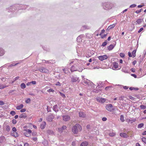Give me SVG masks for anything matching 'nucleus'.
Masks as SVG:
<instances>
[{
  "instance_id": "obj_19",
  "label": "nucleus",
  "mask_w": 146,
  "mask_h": 146,
  "mask_svg": "<svg viewBox=\"0 0 146 146\" xmlns=\"http://www.w3.org/2000/svg\"><path fill=\"white\" fill-rule=\"evenodd\" d=\"M53 110L56 112H57L58 111V106L57 105H54L53 107Z\"/></svg>"
},
{
  "instance_id": "obj_45",
  "label": "nucleus",
  "mask_w": 146,
  "mask_h": 146,
  "mask_svg": "<svg viewBox=\"0 0 146 146\" xmlns=\"http://www.w3.org/2000/svg\"><path fill=\"white\" fill-rule=\"evenodd\" d=\"M54 91V90H53L52 89H50L47 90V92H53Z\"/></svg>"
},
{
  "instance_id": "obj_7",
  "label": "nucleus",
  "mask_w": 146,
  "mask_h": 146,
  "mask_svg": "<svg viewBox=\"0 0 146 146\" xmlns=\"http://www.w3.org/2000/svg\"><path fill=\"white\" fill-rule=\"evenodd\" d=\"M98 58L100 60L102 61L104 60L107 59L108 58V57L106 55H104L103 56H99Z\"/></svg>"
},
{
  "instance_id": "obj_16",
  "label": "nucleus",
  "mask_w": 146,
  "mask_h": 146,
  "mask_svg": "<svg viewBox=\"0 0 146 146\" xmlns=\"http://www.w3.org/2000/svg\"><path fill=\"white\" fill-rule=\"evenodd\" d=\"M115 45L112 44L110 45V46H108V49L110 51L111 50L114 48Z\"/></svg>"
},
{
  "instance_id": "obj_59",
  "label": "nucleus",
  "mask_w": 146,
  "mask_h": 146,
  "mask_svg": "<svg viewBox=\"0 0 146 146\" xmlns=\"http://www.w3.org/2000/svg\"><path fill=\"white\" fill-rule=\"evenodd\" d=\"M102 121H106L107 120V118L106 117H104L102 118Z\"/></svg>"
},
{
  "instance_id": "obj_44",
  "label": "nucleus",
  "mask_w": 146,
  "mask_h": 146,
  "mask_svg": "<svg viewBox=\"0 0 146 146\" xmlns=\"http://www.w3.org/2000/svg\"><path fill=\"white\" fill-rule=\"evenodd\" d=\"M60 94L61 96L63 98H65L66 96H65V95L64 94L60 92Z\"/></svg>"
},
{
  "instance_id": "obj_54",
  "label": "nucleus",
  "mask_w": 146,
  "mask_h": 146,
  "mask_svg": "<svg viewBox=\"0 0 146 146\" xmlns=\"http://www.w3.org/2000/svg\"><path fill=\"white\" fill-rule=\"evenodd\" d=\"M31 84V83L33 84H36V82L35 81H32L30 82Z\"/></svg>"
},
{
  "instance_id": "obj_26",
  "label": "nucleus",
  "mask_w": 146,
  "mask_h": 146,
  "mask_svg": "<svg viewBox=\"0 0 146 146\" xmlns=\"http://www.w3.org/2000/svg\"><path fill=\"white\" fill-rule=\"evenodd\" d=\"M142 21H143V19H138L137 20L136 22L137 23V24H140L142 22Z\"/></svg>"
},
{
  "instance_id": "obj_24",
  "label": "nucleus",
  "mask_w": 146,
  "mask_h": 146,
  "mask_svg": "<svg viewBox=\"0 0 146 146\" xmlns=\"http://www.w3.org/2000/svg\"><path fill=\"white\" fill-rule=\"evenodd\" d=\"M27 117L25 113H23L19 116L20 118H25Z\"/></svg>"
},
{
  "instance_id": "obj_57",
  "label": "nucleus",
  "mask_w": 146,
  "mask_h": 146,
  "mask_svg": "<svg viewBox=\"0 0 146 146\" xmlns=\"http://www.w3.org/2000/svg\"><path fill=\"white\" fill-rule=\"evenodd\" d=\"M4 104V103L3 101H0V105H3Z\"/></svg>"
},
{
  "instance_id": "obj_39",
  "label": "nucleus",
  "mask_w": 146,
  "mask_h": 146,
  "mask_svg": "<svg viewBox=\"0 0 146 146\" xmlns=\"http://www.w3.org/2000/svg\"><path fill=\"white\" fill-rule=\"evenodd\" d=\"M66 128V126L65 125H63L62 127L61 128H59L60 129H62L63 130L64 129H65Z\"/></svg>"
},
{
  "instance_id": "obj_1",
  "label": "nucleus",
  "mask_w": 146,
  "mask_h": 146,
  "mask_svg": "<svg viewBox=\"0 0 146 146\" xmlns=\"http://www.w3.org/2000/svg\"><path fill=\"white\" fill-rule=\"evenodd\" d=\"M82 129L81 125L79 124H76L72 127V131L74 133L77 134L79 131H80Z\"/></svg>"
},
{
  "instance_id": "obj_9",
  "label": "nucleus",
  "mask_w": 146,
  "mask_h": 146,
  "mask_svg": "<svg viewBox=\"0 0 146 146\" xmlns=\"http://www.w3.org/2000/svg\"><path fill=\"white\" fill-rule=\"evenodd\" d=\"M96 100L97 101L101 103H103L104 102L106 101L105 99L104 98H96Z\"/></svg>"
},
{
  "instance_id": "obj_3",
  "label": "nucleus",
  "mask_w": 146,
  "mask_h": 146,
  "mask_svg": "<svg viewBox=\"0 0 146 146\" xmlns=\"http://www.w3.org/2000/svg\"><path fill=\"white\" fill-rule=\"evenodd\" d=\"M106 109L108 111L111 112L113 111L114 109L113 108V106L111 104H108L106 106Z\"/></svg>"
},
{
  "instance_id": "obj_56",
  "label": "nucleus",
  "mask_w": 146,
  "mask_h": 146,
  "mask_svg": "<svg viewBox=\"0 0 146 146\" xmlns=\"http://www.w3.org/2000/svg\"><path fill=\"white\" fill-rule=\"evenodd\" d=\"M12 131H14V132H15L17 131L16 129V128L15 127H13L12 128Z\"/></svg>"
},
{
  "instance_id": "obj_12",
  "label": "nucleus",
  "mask_w": 146,
  "mask_h": 146,
  "mask_svg": "<svg viewBox=\"0 0 146 146\" xmlns=\"http://www.w3.org/2000/svg\"><path fill=\"white\" fill-rule=\"evenodd\" d=\"M5 53V50L2 48L0 47V57L4 55Z\"/></svg>"
},
{
  "instance_id": "obj_27",
  "label": "nucleus",
  "mask_w": 146,
  "mask_h": 146,
  "mask_svg": "<svg viewBox=\"0 0 146 146\" xmlns=\"http://www.w3.org/2000/svg\"><path fill=\"white\" fill-rule=\"evenodd\" d=\"M5 129L8 132H9L10 131V127L9 125H7L6 126Z\"/></svg>"
},
{
  "instance_id": "obj_4",
  "label": "nucleus",
  "mask_w": 146,
  "mask_h": 146,
  "mask_svg": "<svg viewBox=\"0 0 146 146\" xmlns=\"http://www.w3.org/2000/svg\"><path fill=\"white\" fill-rule=\"evenodd\" d=\"M82 83L86 84L88 86L93 84L92 82L85 78H82Z\"/></svg>"
},
{
  "instance_id": "obj_46",
  "label": "nucleus",
  "mask_w": 146,
  "mask_h": 146,
  "mask_svg": "<svg viewBox=\"0 0 146 146\" xmlns=\"http://www.w3.org/2000/svg\"><path fill=\"white\" fill-rule=\"evenodd\" d=\"M30 98H28L27 100L25 101V102L27 103H29L30 102Z\"/></svg>"
},
{
  "instance_id": "obj_11",
  "label": "nucleus",
  "mask_w": 146,
  "mask_h": 146,
  "mask_svg": "<svg viewBox=\"0 0 146 146\" xmlns=\"http://www.w3.org/2000/svg\"><path fill=\"white\" fill-rule=\"evenodd\" d=\"M113 66L112 67L113 69V70H115L118 68V66L117 63L116 62H114L113 64Z\"/></svg>"
},
{
  "instance_id": "obj_2",
  "label": "nucleus",
  "mask_w": 146,
  "mask_h": 146,
  "mask_svg": "<svg viewBox=\"0 0 146 146\" xmlns=\"http://www.w3.org/2000/svg\"><path fill=\"white\" fill-rule=\"evenodd\" d=\"M113 6V4L109 2H105L103 4V8L104 9L106 10H108L111 9Z\"/></svg>"
},
{
  "instance_id": "obj_49",
  "label": "nucleus",
  "mask_w": 146,
  "mask_h": 146,
  "mask_svg": "<svg viewBox=\"0 0 146 146\" xmlns=\"http://www.w3.org/2000/svg\"><path fill=\"white\" fill-rule=\"evenodd\" d=\"M136 6V5L135 4H132L131 5L129 6L130 8H133L135 7Z\"/></svg>"
},
{
  "instance_id": "obj_55",
  "label": "nucleus",
  "mask_w": 146,
  "mask_h": 146,
  "mask_svg": "<svg viewBox=\"0 0 146 146\" xmlns=\"http://www.w3.org/2000/svg\"><path fill=\"white\" fill-rule=\"evenodd\" d=\"M26 111V109H21L20 110V111L21 112H25Z\"/></svg>"
},
{
  "instance_id": "obj_50",
  "label": "nucleus",
  "mask_w": 146,
  "mask_h": 146,
  "mask_svg": "<svg viewBox=\"0 0 146 146\" xmlns=\"http://www.w3.org/2000/svg\"><path fill=\"white\" fill-rule=\"evenodd\" d=\"M17 123V121L15 119H13L12 120V123L13 124H15Z\"/></svg>"
},
{
  "instance_id": "obj_32",
  "label": "nucleus",
  "mask_w": 146,
  "mask_h": 146,
  "mask_svg": "<svg viewBox=\"0 0 146 146\" xmlns=\"http://www.w3.org/2000/svg\"><path fill=\"white\" fill-rule=\"evenodd\" d=\"M13 136H15V137H18V134L16 132H14L13 133Z\"/></svg>"
},
{
  "instance_id": "obj_8",
  "label": "nucleus",
  "mask_w": 146,
  "mask_h": 146,
  "mask_svg": "<svg viewBox=\"0 0 146 146\" xmlns=\"http://www.w3.org/2000/svg\"><path fill=\"white\" fill-rule=\"evenodd\" d=\"M54 118V116L53 115H51L48 116L46 119L49 122H51Z\"/></svg>"
},
{
  "instance_id": "obj_21",
  "label": "nucleus",
  "mask_w": 146,
  "mask_h": 146,
  "mask_svg": "<svg viewBox=\"0 0 146 146\" xmlns=\"http://www.w3.org/2000/svg\"><path fill=\"white\" fill-rule=\"evenodd\" d=\"M88 144V143L87 142L85 141L82 143L80 146H87Z\"/></svg>"
},
{
  "instance_id": "obj_18",
  "label": "nucleus",
  "mask_w": 146,
  "mask_h": 146,
  "mask_svg": "<svg viewBox=\"0 0 146 146\" xmlns=\"http://www.w3.org/2000/svg\"><path fill=\"white\" fill-rule=\"evenodd\" d=\"M46 125V123L45 121L43 122L40 125V127L42 129H44Z\"/></svg>"
},
{
  "instance_id": "obj_62",
  "label": "nucleus",
  "mask_w": 146,
  "mask_h": 146,
  "mask_svg": "<svg viewBox=\"0 0 146 146\" xmlns=\"http://www.w3.org/2000/svg\"><path fill=\"white\" fill-rule=\"evenodd\" d=\"M131 75L133 77H134L135 78H137V76L134 74H131Z\"/></svg>"
},
{
  "instance_id": "obj_35",
  "label": "nucleus",
  "mask_w": 146,
  "mask_h": 146,
  "mask_svg": "<svg viewBox=\"0 0 146 146\" xmlns=\"http://www.w3.org/2000/svg\"><path fill=\"white\" fill-rule=\"evenodd\" d=\"M140 107L141 109H146V106L144 105H141L140 106Z\"/></svg>"
},
{
  "instance_id": "obj_51",
  "label": "nucleus",
  "mask_w": 146,
  "mask_h": 146,
  "mask_svg": "<svg viewBox=\"0 0 146 146\" xmlns=\"http://www.w3.org/2000/svg\"><path fill=\"white\" fill-rule=\"evenodd\" d=\"M142 10V9H141L139 10H137L136 11H135V13H136L137 14L139 13L140 12H141V10Z\"/></svg>"
},
{
  "instance_id": "obj_13",
  "label": "nucleus",
  "mask_w": 146,
  "mask_h": 146,
  "mask_svg": "<svg viewBox=\"0 0 146 146\" xmlns=\"http://www.w3.org/2000/svg\"><path fill=\"white\" fill-rule=\"evenodd\" d=\"M77 66V64L76 65V66H72L71 68V71L72 72L77 71V68L76 67V66Z\"/></svg>"
},
{
  "instance_id": "obj_28",
  "label": "nucleus",
  "mask_w": 146,
  "mask_h": 146,
  "mask_svg": "<svg viewBox=\"0 0 146 146\" xmlns=\"http://www.w3.org/2000/svg\"><path fill=\"white\" fill-rule=\"evenodd\" d=\"M120 120L122 122L124 121L125 120L124 119V116L123 115H121L120 117Z\"/></svg>"
},
{
  "instance_id": "obj_33",
  "label": "nucleus",
  "mask_w": 146,
  "mask_h": 146,
  "mask_svg": "<svg viewBox=\"0 0 146 146\" xmlns=\"http://www.w3.org/2000/svg\"><path fill=\"white\" fill-rule=\"evenodd\" d=\"M5 139L3 137H0V143H2Z\"/></svg>"
},
{
  "instance_id": "obj_53",
  "label": "nucleus",
  "mask_w": 146,
  "mask_h": 146,
  "mask_svg": "<svg viewBox=\"0 0 146 146\" xmlns=\"http://www.w3.org/2000/svg\"><path fill=\"white\" fill-rule=\"evenodd\" d=\"M123 97L122 96H121L119 98V100H123Z\"/></svg>"
},
{
  "instance_id": "obj_42",
  "label": "nucleus",
  "mask_w": 146,
  "mask_h": 146,
  "mask_svg": "<svg viewBox=\"0 0 146 146\" xmlns=\"http://www.w3.org/2000/svg\"><path fill=\"white\" fill-rule=\"evenodd\" d=\"M10 114L12 115H14L16 114L15 112L14 111H11L10 112Z\"/></svg>"
},
{
  "instance_id": "obj_63",
  "label": "nucleus",
  "mask_w": 146,
  "mask_h": 146,
  "mask_svg": "<svg viewBox=\"0 0 146 146\" xmlns=\"http://www.w3.org/2000/svg\"><path fill=\"white\" fill-rule=\"evenodd\" d=\"M106 35H107L106 34H105L104 35L102 36L101 37L102 38H104L106 37Z\"/></svg>"
},
{
  "instance_id": "obj_14",
  "label": "nucleus",
  "mask_w": 146,
  "mask_h": 146,
  "mask_svg": "<svg viewBox=\"0 0 146 146\" xmlns=\"http://www.w3.org/2000/svg\"><path fill=\"white\" fill-rule=\"evenodd\" d=\"M120 135L121 137L124 138H127L128 137V135L126 133H120Z\"/></svg>"
},
{
  "instance_id": "obj_6",
  "label": "nucleus",
  "mask_w": 146,
  "mask_h": 146,
  "mask_svg": "<svg viewBox=\"0 0 146 146\" xmlns=\"http://www.w3.org/2000/svg\"><path fill=\"white\" fill-rule=\"evenodd\" d=\"M38 70L40 72L43 73H48L49 72L48 70L44 67H42L39 68Z\"/></svg>"
},
{
  "instance_id": "obj_22",
  "label": "nucleus",
  "mask_w": 146,
  "mask_h": 146,
  "mask_svg": "<svg viewBox=\"0 0 146 146\" xmlns=\"http://www.w3.org/2000/svg\"><path fill=\"white\" fill-rule=\"evenodd\" d=\"M23 104H21L20 105L17 106L16 107V109L18 110H20L21 109L23 108Z\"/></svg>"
},
{
  "instance_id": "obj_29",
  "label": "nucleus",
  "mask_w": 146,
  "mask_h": 146,
  "mask_svg": "<svg viewBox=\"0 0 146 146\" xmlns=\"http://www.w3.org/2000/svg\"><path fill=\"white\" fill-rule=\"evenodd\" d=\"M21 86L22 89H24L26 88V85L24 83H22L21 85Z\"/></svg>"
},
{
  "instance_id": "obj_15",
  "label": "nucleus",
  "mask_w": 146,
  "mask_h": 146,
  "mask_svg": "<svg viewBox=\"0 0 146 146\" xmlns=\"http://www.w3.org/2000/svg\"><path fill=\"white\" fill-rule=\"evenodd\" d=\"M47 133L49 135H54L53 131L51 130H48L47 131Z\"/></svg>"
},
{
  "instance_id": "obj_34",
  "label": "nucleus",
  "mask_w": 146,
  "mask_h": 146,
  "mask_svg": "<svg viewBox=\"0 0 146 146\" xmlns=\"http://www.w3.org/2000/svg\"><path fill=\"white\" fill-rule=\"evenodd\" d=\"M8 86H5L3 85L0 84V89H2Z\"/></svg>"
},
{
  "instance_id": "obj_60",
  "label": "nucleus",
  "mask_w": 146,
  "mask_h": 146,
  "mask_svg": "<svg viewBox=\"0 0 146 146\" xmlns=\"http://www.w3.org/2000/svg\"><path fill=\"white\" fill-rule=\"evenodd\" d=\"M143 28H141L139 30V31H138V32L139 33H140L143 30Z\"/></svg>"
},
{
  "instance_id": "obj_52",
  "label": "nucleus",
  "mask_w": 146,
  "mask_h": 146,
  "mask_svg": "<svg viewBox=\"0 0 146 146\" xmlns=\"http://www.w3.org/2000/svg\"><path fill=\"white\" fill-rule=\"evenodd\" d=\"M120 56L121 57H123L125 56V55L124 53H120Z\"/></svg>"
},
{
  "instance_id": "obj_17",
  "label": "nucleus",
  "mask_w": 146,
  "mask_h": 146,
  "mask_svg": "<svg viewBox=\"0 0 146 146\" xmlns=\"http://www.w3.org/2000/svg\"><path fill=\"white\" fill-rule=\"evenodd\" d=\"M85 114L83 112H80L79 113V116L81 117H85Z\"/></svg>"
},
{
  "instance_id": "obj_23",
  "label": "nucleus",
  "mask_w": 146,
  "mask_h": 146,
  "mask_svg": "<svg viewBox=\"0 0 146 146\" xmlns=\"http://www.w3.org/2000/svg\"><path fill=\"white\" fill-rule=\"evenodd\" d=\"M83 37L82 35H81L79 36L77 38V41L78 42H79L80 41V39Z\"/></svg>"
},
{
  "instance_id": "obj_36",
  "label": "nucleus",
  "mask_w": 146,
  "mask_h": 146,
  "mask_svg": "<svg viewBox=\"0 0 146 146\" xmlns=\"http://www.w3.org/2000/svg\"><path fill=\"white\" fill-rule=\"evenodd\" d=\"M107 43V41L106 40L104 42H103L102 43V46H106Z\"/></svg>"
},
{
  "instance_id": "obj_20",
  "label": "nucleus",
  "mask_w": 146,
  "mask_h": 146,
  "mask_svg": "<svg viewBox=\"0 0 146 146\" xmlns=\"http://www.w3.org/2000/svg\"><path fill=\"white\" fill-rule=\"evenodd\" d=\"M20 63V62H18L16 63H15L13 62L11 64L9 65V66H8V67H11L12 66H16V65H18V64H19Z\"/></svg>"
},
{
  "instance_id": "obj_10",
  "label": "nucleus",
  "mask_w": 146,
  "mask_h": 146,
  "mask_svg": "<svg viewBox=\"0 0 146 146\" xmlns=\"http://www.w3.org/2000/svg\"><path fill=\"white\" fill-rule=\"evenodd\" d=\"M70 118V117L68 115H64L63 116V120L66 121H69Z\"/></svg>"
},
{
  "instance_id": "obj_40",
  "label": "nucleus",
  "mask_w": 146,
  "mask_h": 146,
  "mask_svg": "<svg viewBox=\"0 0 146 146\" xmlns=\"http://www.w3.org/2000/svg\"><path fill=\"white\" fill-rule=\"evenodd\" d=\"M82 27L84 29H90V27L89 26L86 25H84Z\"/></svg>"
},
{
  "instance_id": "obj_47",
  "label": "nucleus",
  "mask_w": 146,
  "mask_h": 146,
  "mask_svg": "<svg viewBox=\"0 0 146 146\" xmlns=\"http://www.w3.org/2000/svg\"><path fill=\"white\" fill-rule=\"evenodd\" d=\"M142 141L145 143H146V138L145 137H143L142 139Z\"/></svg>"
},
{
  "instance_id": "obj_38",
  "label": "nucleus",
  "mask_w": 146,
  "mask_h": 146,
  "mask_svg": "<svg viewBox=\"0 0 146 146\" xmlns=\"http://www.w3.org/2000/svg\"><path fill=\"white\" fill-rule=\"evenodd\" d=\"M62 70L65 74L67 73L68 72V70H67V68H63L62 69Z\"/></svg>"
},
{
  "instance_id": "obj_25",
  "label": "nucleus",
  "mask_w": 146,
  "mask_h": 146,
  "mask_svg": "<svg viewBox=\"0 0 146 146\" xmlns=\"http://www.w3.org/2000/svg\"><path fill=\"white\" fill-rule=\"evenodd\" d=\"M115 26V24H113L112 25H110L109 27H108V28L107 29V30H109L111 29L112 28H114Z\"/></svg>"
},
{
  "instance_id": "obj_61",
  "label": "nucleus",
  "mask_w": 146,
  "mask_h": 146,
  "mask_svg": "<svg viewBox=\"0 0 146 146\" xmlns=\"http://www.w3.org/2000/svg\"><path fill=\"white\" fill-rule=\"evenodd\" d=\"M27 132H28V133L29 134H30L31 133V131L30 129H27Z\"/></svg>"
},
{
  "instance_id": "obj_31",
  "label": "nucleus",
  "mask_w": 146,
  "mask_h": 146,
  "mask_svg": "<svg viewBox=\"0 0 146 146\" xmlns=\"http://www.w3.org/2000/svg\"><path fill=\"white\" fill-rule=\"evenodd\" d=\"M136 50H133V52L132 53V56H133V57H135V56H136Z\"/></svg>"
},
{
  "instance_id": "obj_48",
  "label": "nucleus",
  "mask_w": 146,
  "mask_h": 146,
  "mask_svg": "<svg viewBox=\"0 0 146 146\" xmlns=\"http://www.w3.org/2000/svg\"><path fill=\"white\" fill-rule=\"evenodd\" d=\"M37 138L36 137H33L32 138V139L34 141H37Z\"/></svg>"
},
{
  "instance_id": "obj_64",
  "label": "nucleus",
  "mask_w": 146,
  "mask_h": 146,
  "mask_svg": "<svg viewBox=\"0 0 146 146\" xmlns=\"http://www.w3.org/2000/svg\"><path fill=\"white\" fill-rule=\"evenodd\" d=\"M29 145L27 143H25L24 145V146H29Z\"/></svg>"
},
{
  "instance_id": "obj_30",
  "label": "nucleus",
  "mask_w": 146,
  "mask_h": 146,
  "mask_svg": "<svg viewBox=\"0 0 146 146\" xmlns=\"http://www.w3.org/2000/svg\"><path fill=\"white\" fill-rule=\"evenodd\" d=\"M144 125V124L143 123H141L138 125L137 126V128H141Z\"/></svg>"
},
{
  "instance_id": "obj_41",
  "label": "nucleus",
  "mask_w": 146,
  "mask_h": 146,
  "mask_svg": "<svg viewBox=\"0 0 146 146\" xmlns=\"http://www.w3.org/2000/svg\"><path fill=\"white\" fill-rule=\"evenodd\" d=\"M109 135L113 137L115 135V134L114 133H109Z\"/></svg>"
},
{
  "instance_id": "obj_37",
  "label": "nucleus",
  "mask_w": 146,
  "mask_h": 146,
  "mask_svg": "<svg viewBox=\"0 0 146 146\" xmlns=\"http://www.w3.org/2000/svg\"><path fill=\"white\" fill-rule=\"evenodd\" d=\"M83 70V68L81 67H79L78 68H77V71L79 72H81Z\"/></svg>"
},
{
  "instance_id": "obj_5",
  "label": "nucleus",
  "mask_w": 146,
  "mask_h": 146,
  "mask_svg": "<svg viewBox=\"0 0 146 146\" xmlns=\"http://www.w3.org/2000/svg\"><path fill=\"white\" fill-rule=\"evenodd\" d=\"M71 81L72 82H79V80L78 78L76 77L73 76L71 78Z\"/></svg>"
},
{
  "instance_id": "obj_43",
  "label": "nucleus",
  "mask_w": 146,
  "mask_h": 146,
  "mask_svg": "<svg viewBox=\"0 0 146 146\" xmlns=\"http://www.w3.org/2000/svg\"><path fill=\"white\" fill-rule=\"evenodd\" d=\"M19 78V77L17 76L15 78L14 80H13V81H12V83H14L15 81L17 80Z\"/></svg>"
},
{
  "instance_id": "obj_58",
  "label": "nucleus",
  "mask_w": 146,
  "mask_h": 146,
  "mask_svg": "<svg viewBox=\"0 0 146 146\" xmlns=\"http://www.w3.org/2000/svg\"><path fill=\"white\" fill-rule=\"evenodd\" d=\"M129 121H131V122H135L136 120V119H131V120L129 119Z\"/></svg>"
}]
</instances>
